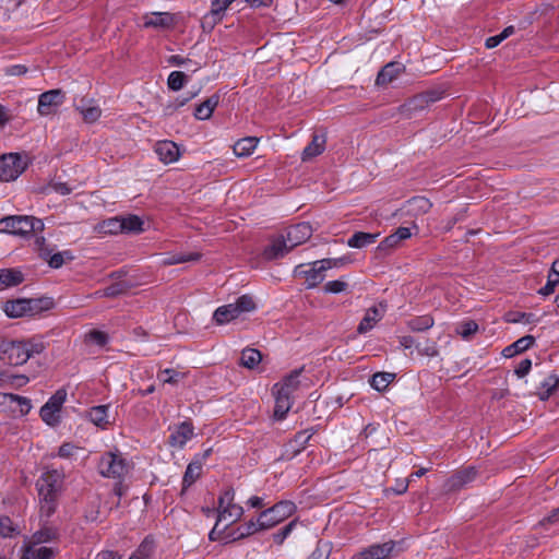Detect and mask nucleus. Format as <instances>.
<instances>
[{"mask_svg": "<svg viewBox=\"0 0 559 559\" xmlns=\"http://www.w3.org/2000/svg\"><path fill=\"white\" fill-rule=\"evenodd\" d=\"M64 473L62 469L45 468L36 481L39 501L40 520L48 519L56 512L58 499L63 489Z\"/></svg>", "mask_w": 559, "mask_h": 559, "instance_id": "nucleus-1", "label": "nucleus"}, {"mask_svg": "<svg viewBox=\"0 0 559 559\" xmlns=\"http://www.w3.org/2000/svg\"><path fill=\"white\" fill-rule=\"evenodd\" d=\"M44 223L41 219L29 215H11L0 219V233L16 236H29L33 233L41 231Z\"/></svg>", "mask_w": 559, "mask_h": 559, "instance_id": "nucleus-2", "label": "nucleus"}, {"mask_svg": "<svg viewBox=\"0 0 559 559\" xmlns=\"http://www.w3.org/2000/svg\"><path fill=\"white\" fill-rule=\"evenodd\" d=\"M255 304L252 297L242 295L233 304L218 307L213 314L217 324H226L245 312L254 310Z\"/></svg>", "mask_w": 559, "mask_h": 559, "instance_id": "nucleus-3", "label": "nucleus"}, {"mask_svg": "<svg viewBox=\"0 0 559 559\" xmlns=\"http://www.w3.org/2000/svg\"><path fill=\"white\" fill-rule=\"evenodd\" d=\"M51 301L49 299H16L4 304L3 310L10 318H21L24 316H35L44 309H49Z\"/></svg>", "mask_w": 559, "mask_h": 559, "instance_id": "nucleus-4", "label": "nucleus"}, {"mask_svg": "<svg viewBox=\"0 0 559 559\" xmlns=\"http://www.w3.org/2000/svg\"><path fill=\"white\" fill-rule=\"evenodd\" d=\"M98 471L104 477L122 479L130 471V464L120 452H106L98 463Z\"/></svg>", "mask_w": 559, "mask_h": 559, "instance_id": "nucleus-5", "label": "nucleus"}, {"mask_svg": "<svg viewBox=\"0 0 559 559\" xmlns=\"http://www.w3.org/2000/svg\"><path fill=\"white\" fill-rule=\"evenodd\" d=\"M26 156L19 153H9L0 156V180L13 181L27 168Z\"/></svg>", "mask_w": 559, "mask_h": 559, "instance_id": "nucleus-6", "label": "nucleus"}, {"mask_svg": "<svg viewBox=\"0 0 559 559\" xmlns=\"http://www.w3.org/2000/svg\"><path fill=\"white\" fill-rule=\"evenodd\" d=\"M296 506L292 501H280L260 513V526L270 530L294 514Z\"/></svg>", "mask_w": 559, "mask_h": 559, "instance_id": "nucleus-7", "label": "nucleus"}, {"mask_svg": "<svg viewBox=\"0 0 559 559\" xmlns=\"http://www.w3.org/2000/svg\"><path fill=\"white\" fill-rule=\"evenodd\" d=\"M67 400V392L63 389L56 391L53 395L41 406L39 411L43 421L50 426L56 427L60 424V412Z\"/></svg>", "mask_w": 559, "mask_h": 559, "instance_id": "nucleus-8", "label": "nucleus"}, {"mask_svg": "<svg viewBox=\"0 0 559 559\" xmlns=\"http://www.w3.org/2000/svg\"><path fill=\"white\" fill-rule=\"evenodd\" d=\"M0 359L9 365L19 366L29 359L24 341L0 340Z\"/></svg>", "mask_w": 559, "mask_h": 559, "instance_id": "nucleus-9", "label": "nucleus"}, {"mask_svg": "<svg viewBox=\"0 0 559 559\" xmlns=\"http://www.w3.org/2000/svg\"><path fill=\"white\" fill-rule=\"evenodd\" d=\"M322 260L314 261L308 264H299L294 269V275L304 278L307 288H314L325 278L328 269L321 267Z\"/></svg>", "mask_w": 559, "mask_h": 559, "instance_id": "nucleus-10", "label": "nucleus"}, {"mask_svg": "<svg viewBox=\"0 0 559 559\" xmlns=\"http://www.w3.org/2000/svg\"><path fill=\"white\" fill-rule=\"evenodd\" d=\"M56 554L52 547L24 540L20 559H53Z\"/></svg>", "mask_w": 559, "mask_h": 559, "instance_id": "nucleus-11", "label": "nucleus"}, {"mask_svg": "<svg viewBox=\"0 0 559 559\" xmlns=\"http://www.w3.org/2000/svg\"><path fill=\"white\" fill-rule=\"evenodd\" d=\"M63 103V95L59 90L43 93L38 98L37 110L40 116L51 115Z\"/></svg>", "mask_w": 559, "mask_h": 559, "instance_id": "nucleus-12", "label": "nucleus"}, {"mask_svg": "<svg viewBox=\"0 0 559 559\" xmlns=\"http://www.w3.org/2000/svg\"><path fill=\"white\" fill-rule=\"evenodd\" d=\"M396 543L393 540L383 544H374L358 552L353 559H386L391 556Z\"/></svg>", "mask_w": 559, "mask_h": 559, "instance_id": "nucleus-13", "label": "nucleus"}, {"mask_svg": "<svg viewBox=\"0 0 559 559\" xmlns=\"http://www.w3.org/2000/svg\"><path fill=\"white\" fill-rule=\"evenodd\" d=\"M311 225L308 222H302L288 227L285 238L289 243V247L294 249L295 247L306 242L311 237Z\"/></svg>", "mask_w": 559, "mask_h": 559, "instance_id": "nucleus-14", "label": "nucleus"}, {"mask_svg": "<svg viewBox=\"0 0 559 559\" xmlns=\"http://www.w3.org/2000/svg\"><path fill=\"white\" fill-rule=\"evenodd\" d=\"M0 405H9L12 412L19 413L20 416L27 415L33 407L28 397L13 393H0Z\"/></svg>", "mask_w": 559, "mask_h": 559, "instance_id": "nucleus-15", "label": "nucleus"}, {"mask_svg": "<svg viewBox=\"0 0 559 559\" xmlns=\"http://www.w3.org/2000/svg\"><path fill=\"white\" fill-rule=\"evenodd\" d=\"M154 152L164 164L175 163L180 157V150L178 145L168 140L158 141L154 146Z\"/></svg>", "mask_w": 559, "mask_h": 559, "instance_id": "nucleus-16", "label": "nucleus"}, {"mask_svg": "<svg viewBox=\"0 0 559 559\" xmlns=\"http://www.w3.org/2000/svg\"><path fill=\"white\" fill-rule=\"evenodd\" d=\"M385 312V307L382 305L372 306L368 308L365 312L364 318L361 319L357 332L359 334H365L373 329V326L383 318Z\"/></svg>", "mask_w": 559, "mask_h": 559, "instance_id": "nucleus-17", "label": "nucleus"}, {"mask_svg": "<svg viewBox=\"0 0 559 559\" xmlns=\"http://www.w3.org/2000/svg\"><path fill=\"white\" fill-rule=\"evenodd\" d=\"M144 28H169L174 24V17L168 12H151L142 16Z\"/></svg>", "mask_w": 559, "mask_h": 559, "instance_id": "nucleus-18", "label": "nucleus"}, {"mask_svg": "<svg viewBox=\"0 0 559 559\" xmlns=\"http://www.w3.org/2000/svg\"><path fill=\"white\" fill-rule=\"evenodd\" d=\"M193 437V426L189 421H183L176 426L170 436L169 443L176 448H183L186 443Z\"/></svg>", "mask_w": 559, "mask_h": 559, "instance_id": "nucleus-19", "label": "nucleus"}, {"mask_svg": "<svg viewBox=\"0 0 559 559\" xmlns=\"http://www.w3.org/2000/svg\"><path fill=\"white\" fill-rule=\"evenodd\" d=\"M431 206L432 203L429 201V199L421 195L414 197L406 201L404 204L405 212L414 217L428 213Z\"/></svg>", "mask_w": 559, "mask_h": 559, "instance_id": "nucleus-20", "label": "nucleus"}, {"mask_svg": "<svg viewBox=\"0 0 559 559\" xmlns=\"http://www.w3.org/2000/svg\"><path fill=\"white\" fill-rule=\"evenodd\" d=\"M292 250L285 237L274 239L263 251V255L267 260H276L283 258Z\"/></svg>", "mask_w": 559, "mask_h": 559, "instance_id": "nucleus-21", "label": "nucleus"}, {"mask_svg": "<svg viewBox=\"0 0 559 559\" xmlns=\"http://www.w3.org/2000/svg\"><path fill=\"white\" fill-rule=\"evenodd\" d=\"M109 405L93 406L86 417L91 423L100 429H107L110 426L109 420Z\"/></svg>", "mask_w": 559, "mask_h": 559, "instance_id": "nucleus-22", "label": "nucleus"}, {"mask_svg": "<svg viewBox=\"0 0 559 559\" xmlns=\"http://www.w3.org/2000/svg\"><path fill=\"white\" fill-rule=\"evenodd\" d=\"M477 475L474 467H468L452 475L447 481V488L449 490H459L466 484L473 481Z\"/></svg>", "mask_w": 559, "mask_h": 559, "instance_id": "nucleus-23", "label": "nucleus"}, {"mask_svg": "<svg viewBox=\"0 0 559 559\" xmlns=\"http://www.w3.org/2000/svg\"><path fill=\"white\" fill-rule=\"evenodd\" d=\"M404 71V66L399 62H390L385 64L381 71L378 73L376 79L377 85H386L391 83L393 80L399 78V75Z\"/></svg>", "mask_w": 559, "mask_h": 559, "instance_id": "nucleus-24", "label": "nucleus"}, {"mask_svg": "<svg viewBox=\"0 0 559 559\" xmlns=\"http://www.w3.org/2000/svg\"><path fill=\"white\" fill-rule=\"evenodd\" d=\"M273 391L275 394L274 416L277 419H283L293 405L292 395L274 388Z\"/></svg>", "mask_w": 559, "mask_h": 559, "instance_id": "nucleus-25", "label": "nucleus"}, {"mask_svg": "<svg viewBox=\"0 0 559 559\" xmlns=\"http://www.w3.org/2000/svg\"><path fill=\"white\" fill-rule=\"evenodd\" d=\"M535 342V338L531 335L523 336L512 343L511 345L507 346L502 350V355L507 358H511L514 355H518L526 349H528L531 346H533Z\"/></svg>", "mask_w": 559, "mask_h": 559, "instance_id": "nucleus-26", "label": "nucleus"}, {"mask_svg": "<svg viewBox=\"0 0 559 559\" xmlns=\"http://www.w3.org/2000/svg\"><path fill=\"white\" fill-rule=\"evenodd\" d=\"M324 146L325 138L323 135L314 134L312 136V141L302 151V160H308L320 155L324 151Z\"/></svg>", "mask_w": 559, "mask_h": 559, "instance_id": "nucleus-27", "label": "nucleus"}, {"mask_svg": "<svg viewBox=\"0 0 559 559\" xmlns=\"http://www.w3.org/2000/svg\"><path fill=\"white\" fill-rule=\"evenodd\" d=\"M202 473V459L195 457L192 460L185 472L182 485L183 488L190 487L201 475Z\"/></svg>", "mask_w": 559, "mask_h": 559, "instance_id": "nucleus-28", "label": "nucleus"}, {"mask_svg": "<svg viewBox=\"0 0 559 559\" xmlns=\"http://www.w3.org/2000/svg\"><path fill=\"white\" fill-rule=\"evenodd\" d=\"M259 140L254 136H248L238 140L234 144V153L238 157H247L253 153L258 145Z\"/></svg>", "mask_w": 559, "mask_h": 559, "instance_id": "nucleus-29", "label": "nucleus"}, {"mask_svg": "<svg viewBox=\"0 0 559 559\" xmlns=\"http://www.w3.org/2000/svg\"><path fill=\"white\" fill-rule=\"evenodd\" d=\"M379 234L378 233H364L357 231L347 240V246L350 248L361 249L376 242Z\"/></svg>", "mask_w": 559, "mask_h": 559, "instance_id": "nucleus-30", "label": "nucleus"}, {"mask_svg": "<svg viewBox=\"0 0 559 559\" xmlns=\"http://www.w3.org/2000/svg\"><path fill=\"white\" fill-rule=\"evenodd\" d=\"M259 531H265V527L260 526V515L257 521H249L243 526L238 527L227 540H237L248 537Z\"/></svg>", "mask_w": 559, "mask_h": 559, "instance_id": "nucleus-31", "label": "nucleus"}, {"mask_svg": "<svg viewBox=\"0 0 559 559\" xmlns=\"http://www.w3.org/2000/svg\"><path fill=\"white\" fill-rule=\"evenodd\" d=\"M219 97L217 95H213L209 97L206 100L197 106L194 111V117L199 120L209 119L215 107L218 105Z\"/></svg>", "mask_w": 559, "mask_h": 559, "instance_id": "nucleus-32", "label": "nucleus"}, {"mask_svg": "<svg viewBox=\"0 0 559 559\" xmlns=\"http://www.w3.org/2000/svg\"><path fill=\"white\" fill-rule=\"evenodd\" d=\"M559 386V378L555 374L546 377L538 388L537 395L542 401L548 400Z\"/></svg>", "mask_w": 559, "mask_h": 559, "instance_id": "nucleus-33", "label": "nucleus"}, {"mask_svg": "<svg viewBox=\"0 0 559 559\" xmlns=\"http://www.w3.org/2000/svg\"><path fill=\"white\" fill-rule=\"evenodd\" d=\"M58 536L57 530L49 526H44L37 532H35L32 536L25 538L24 540L45 545L46 543H49L53 539H56Z\"/></svg>", "mask_w": 559, "mask_h": 559, "instance_id": "nucleus-34", "label": "nucleus"}, {"mask_svg": "<svg viewBox=\"0 0 559 559\" xmlns=\"http://www.w3.org/2000/svg\"><path fill=\"white\" fill-rule=\"evenodd\" d=\"M243 514V509L241 506L231 503L226 506L224 509H219L218 511V521H227L229 524L239 520Z\"/></svg>", "mask_w": 559, "mask_h": 559, "instance_id": "nucleus-35", "label": "nucleus"}, {"mask_svg": "<svg viewBox=\"0 0 559 559\" xmlns=\"http://www.w3.org/2000/svg\"><path fill=\"white\" fill-rule=\"evenodd\" d=\"M235 0H213L211 3V10L205 19H211L215 24L223 19L224 12Z\"/></svg>", "mask_w": 559, "mask_h": 559, "instance_id": "nucleus-36", "label": "nucleus"}, {"mask_svg": "<svg viewBox=\"0 0 559 559\" xmlns=\"http://www.w3.org/2000/svg\"><path fill=\"white\" fill-rule=\"evenodd\" d=\"M299 374H300V370L293 371L281 383H276L274 385V389H278V390L292 395L299 388V384H300Z\"/></svg>", "mask_w": 559, "mask_h": 559, "instance_id": "nucleus-37", "label": "nucleus"}, {"mask_svg": "<svg viewBox=\"0 0 559 559\" xmlns=\"http://www.w3.org/2000/svg\"><path fill=\"white\" fill-rule=\"evenodd\" d=\"M200 258L201 254L197 252H178L164 258L162 263L164 265H175L191 261H198Z\"/></svg>", "mask_w": 559, "mask_h": 559, "instance_id": "nucleus-38", "label": "nucleus"}, {"mask_svg": "<svg viewBox=\"0 0 559 559\" xmlns=\"http://www.w3.org/2000/svg\"><path fill=\"white\" fill-rule=\"evenodd\" d=\"M83 119L86 122H95L102 115V110L98 106L94 105L93 102L82 100L81 105L78 106Z\"/></svg>", "mask_w": 559, "mask_h": 559, "instance_id": "nucleus-39", "label": "nucleus"}, {"mask_svg": "<svg viewBox=\"0 0 559 559\" xmlns=\"http://www.w3.org/2000/svg\"><path fill=\"white\" fill-rule=\"evenodd\" d=\"M23 281V275L20 271L15 270H1L0 271V290L15 286Z\"/></svg>", "mask_w": 559, "mask_h": 559, "instance_id": "nucleus-40", "label": "nucleus"}, {"mask_svg": "<svg viewBox=\"0 0 559 559\" xmlns=\"http://www.w3.org/2000/svg\"><path fill=\"white\" fill-rule=\"evenodd\" d=\"M261 359L262 355L258 349L246 348L241 353L240 364L248 369H253L260 364Z\"/></svg>", "mask_w": 559, "mask_h": 559, "instance_id": "nucleus-41", "label": "nucleus"}, {"mask_svg": "<svg viewBox=\"0 0 559 559\" xmlns=\"http://www.w3.org/2000/svg\"><path fill=\"white\" fill-rule=\"evenodd\" d=\"M395 379V374L391 372H377L370 380V385L381 392L384 391L389 384Z\"/></svg>", "mask_w": 559, "mask_h": 559, "instance_id": "nucleus-42", "label": "nucleus"}, {"mask_svg": "<svg viewBox=\"0 0 559 559\" xmlns=\"http://www.w3.org/2000/svg\"><path fill=\"white\" fill-rule=\"evenodd\" d=\"M478 324L474 320H464L460 323H457L455 328V332L463 338V340H471L474 334L478 331Z\"/></svg>", "mask_w": 559, "mask_h": 559, "instance_id": "nucleus-43", "label": "nucleus"}, {"mask_svg": "<svg viewBox=\"0 0 559 559\" xmlns=\"http://www.w3.org/2000/svg\"><path fill=\"white\" fill-rule=\"evenodd\" d=\"M433 324H435L433 318L430 316L417 317V318L411 319L407 322L408 328L415 332H421V331L429 330L430 328L433 326Z\"/></svg>", "mask_w": 559, "mask_h": 559, "instance_id": "nucleus-44", "label": "nucleus"}, {"mask_svg": "<svg viewBox=\"0 0 559 559\" xmlns=\"http://www.w3.org/2000/svg\"><path fill=\"white\" fill-rule=\"evenodd\" d=\"M123 233H140L143 230V221L136 215L121 217Z\"/></svg>", "mask_w": 559, "mask_h": 559, "instance_id": "nucleus-45", "label": "nucleus"}, {"mask_svg": "<svg viewBox=\"0 0 559 559\" xmlns=\"http://www.w3.org/2000/svg\"><path fill=\"white\" fill-rule=\"evenodd\" d=\"M311 438V435H309L307 431L298 432L294 440H292L288 444L289 449L292 450V457L296 456L302 449H305L307 442Z\"/></svg>", "mask_w": 559, "mask_h": 559, "instance_id": "nucleus-46", "label": "nucleus"}, {"mask_svg": "<svg viewBox=\"0 0 559 559\" xmlns=\"http://www.w3.org/2000/svg\"><path fill=\"white\" fill-rule=\"evenodd\" d=\"M129 286L124 283H114L104 289L97 290L95 295L97 297H116L127 292Z\"/></svg>", "mask_w": 559, "mask_h": 559, "instance_id": "nucleus-47", "label": "nucleus"}, {"mask_svg": "<svg viewBox=\"0 0 559 559\" xmlns=\"http://www.w3.org/2000/svg\"><path fill=\"white\" fill-rule=\"evenodd\" d=\"M436 100H437V98L433 96L432 93H425V94H419V95L413 97L408 102L407 106L409 109H423L429 103H433Z\"/></svg>", "mask_w": 559, "mask_h": 559, "instance_id": "nucleus-48", "label": "nucleus"}, {"mask_svg": "<svg viewBox=\"0 0 559 559\" xmlns=\"http://www.w3.org/2000/svg\"><path fill=\"white\" fill-rule=\"evenodd\" d=\"M98 226H100V230L106 234L123 233L121 217H111L105 219Z\"/></svg>", "mask_w": 559, "mask_h": 559, "instance_id": "nucleus-49", "label": "nucleus"}, {"mask_svg": "<svg viewBox=\"0 0 559 559\" xmlns=\"http://www.w3.org/2000/svg\"><path fill=\"white\" fill-rule=\"evenodd\" d=\"M187 75L181 71H173L167 79V85L173 91H179L183 87Z\"/></svg>", "mask_w": 559, "mask_h": 559, "instance_id": "nucleus-50", "label": "nucleus"}, {"mask_svg": "<svg viewBox=\"0 0 559 559\" xmlns=\"http://www.w3.org/2000/svg\"><path fill=\"white\" fill-rule=\"evenodd\" d=\"M41 254L46 255V253H44V252ZM47 257H49L47 259L49 266L53 267V269L61 267L63 265L66 259H68V260H72L73 259V255L68 250L63 251V252H57V253L51 254V255H49L47 253Z\"/></svg>", "mask_w": 559, "mask_h": 559, "instance_id": "nucleus-51", "label": "nucleus"}, {"mask_svg": "<svg viewBox=\"0 0 559 559\" xmlns=\"http://www.w3.org/2000/svg\"><path fill=\"white\" fill-rule=\"evenodd\" d=\"M16 532L13 521L9 516L0 515V535L2 537H12Z\"/></svg>", "mask_w": 559, "mask_h": 559, "instance_id": "nucleus-52", "label": "nucleus"}, {"mask_svg": "<svg viewBox=\"0 0 559 559\" xmlns=\"http://www.w3.org/2000/svg\"><path fill=\"white\" fill-rule=\"evenodd\" d=\"M4 386L11 385L12 388L19 389L28 383L29 379L25 374H10L5 372Z\"/></svg>", "mask_w": 559, "mask_h": 559, "instance_id": "nucleus-53", "label": "nucleus"}, {"mask_svg": "<svg viewBox=\"0 0 559 559\" xmlns=\"http://www.w3.org/2000/svg\"><path fill=\"white\" fill-rule=\"evenodd\" d=\"M153 552L152 543L144 540L138 549L129 557V559H150Z\"/></svg>", "mask_w": 559, "mask_h": 559, "instance_id": "nucleus-54", "label": "nucleus"}, {"mask_svg": "<svg viewBox=\"0 0 559 559\" xmlns=\"http://www.w3.org/2000/svg\"><path fill=\"white\" fill-rule=\"evenodd\" d=\"M416 349L423 356L436 357L438 355L437 344L433 341L426 340L424 344H416Z\"/></svg>", "mask_w": 559, "mask_h": 559, "instance_id": "nucleus-55", "label": "nucleus"}, {"mask_svg": "<svg viewBox=\"0 0 559 559\" xmlns=\"http://www.w3.org/2000/svg\"><path fill=\"white\" fill-rule=\"evenodd\" d=\"M348 284L343 280L330 281L324 285V292L328 294H340L347 289Z\"/></svg>", "mask_w": 559, "mask_h": 559, "instance_id": "nucleus-56", "label": "nucleus"}, {"mask_svg": "<svg viewBox=\"0 0 559 559\" xmlns=\"http://www.w3.org/2000/svg\"><path fill=\"white\" fill-rule=\"evenodd\" d=\"M559 284V276L549 272L547 283L538 293L543 296H549L555 292V287Z\"/></svg>", "mask_w": 559, "mask_h": 559, "instance_id": "nucleus-57", "label": "nucleus"}, {"mask_svg": "<svg viewBox=\"0 0 559 559\" xmlns=\"http://www.w3.org/2000/svg\"><path fill=\"white\" fill-rule=\"evenodd\" d=\"M295 525H296V521H292L287 525H285L281 531L273 534L274 542L278 545H282L284 543V540L290 535Z\"/></svg>", "mask_w": 559, "mask_h": 559, "instance_id": "nucleus-58", "label": "nucleus"}, {"mask_svg": "<svg viewBox=\"0 0 559 559\" xmlns=\"http://www.w3.org/2000/svg\"><path fill=\"white\" fill-rule=\"evenodd\" d=\"M401 245L400 240H397V237L395 234H391L386 236L378 246L379 251H386L394 248H397Z\"/></svg>", "mask_w": 559, "mask_h": 559, "instance_id": "nucleus-59", "label": "nucleus"}, {"mask_svg": "<svg viewBox=\"0 0 559 559\" xmlns=\"http://www.w3.org/2000/svg\"><path fill=\"white\" fill-rule=\"evenodd\" d=\"M87 340L98 346H105L108 342V335L105 332L93 330L86 335Z\"/></svg>", "mask_w": 559, "mask_h": 559, "instance_id": "nucleus-60", "label": "nucleus"}, {"mask_svg": "<svg viewBox=\"0 0 559 559\" xmlns=\"http://www.w3.org/2000/svg\"><path fill=\"white\" fill-rule=\"evenodd\" d=\"M412 229H415L416 233H418L419 227L417 225H413L412 227H399L394 231V234L397 237V240H400V242H402L412 237V235H413Z\"/></svg>", "mask_w": 559, "mask_h": 559, "instance_id": "nucleus-61", "label": "nucleus"}, {"mask_svg": "<svg viewBox=\"0 0 559 559\" xmlns=\"http://www.w3.org/2000/svg\"><path fill=\"white\" fill-rule=\"evenodd\" d=\"M235 492L233 489L225 490L218 498V510L226 508L234 502Z\"/></svg>", "mask_w": 559, "mask_h": 559, "instance_id": "nucleus-62", "label": "nucleus"}, {"mask_svg": "<svg viewBox=\"0 0 559 559\" xmlns=\"http://www.w3.org/2000/svg\"><path fill=\"white\" fill-rule=\"evenodd\" d=\"M24 345L26 347V354H29V358L36 354H40L44 350V344L40 342L24 341Z\"/></svg>", "mask_w": 559, "mask_h": 559, "instance_id": "nucleus-63", "label": "nucleus"}, {"mask_svg": "<svg viewBox=\"0 0 559 559\" xmlns=\"http://www.w3.org/2000/svg\"><path fill=\"white\" fill-rule=\"evenodd\" d=\"M531 368H532V361H531V359L526 358L519 362L514 372L519 378H523L530 372Z\"/></svg>", "mask_w": 559, "mask_h": 559, "instance_id": "nucleus-64", "label": "nucleus"}]
</instances>
